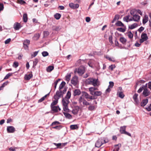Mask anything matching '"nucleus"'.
I'll use <instances>...</instances> for the list:
<instances>
[{
	"label": "nucleus",
	"instance_id": "nucleus-53",
	"mask_svg": "<svg viewBox=\"0 0 151 151\" xmlns=\"http://www.w3.org/2000/svg\"><path fill=\"white\" fill-rule=\"evenodd\" d=\"M119 144L116 145L115 146L114 149V151H118L119 149Z\"/></svg>",
	"mask_w": 151,
	"mask_h": 151
},
{
	"label": "nucleus",
	"instance_id": "nucleus-4",
	"mask_svg": "<svg viewBox=\"0 0 151 151\" xmlns=\"http://www.w3.org/2000/svg\"><path fill=\"white\" fill-rule=\"evenodd\" d=\"M106 142L105 140L102 139H99L95 143V146L97 147H99L104 143H105Z\"/></svg>",
	"mask_w": 151,
	"mask_h": 151
},
{
	"label": "nucleus",
	"instance_id": "nucleus-32",
	"mask_svg": "<svg viewBox=\"0 0 151 151\" xmlns=\"http://www.w3.org/2000/svg\"><path fill=\"white\" fill-rule=\"evenodd\" d=\"M106 58L110 61H111L113 62H115V61L114 58H111L108 55H106Z\"/></svg>",
	"mask_w": 151,
	"mask_h": 151
},
{
	"label": "nucleus",
	"instance_id": "nucleus-51",
	"mask_svg": "<svg viewBox=\"0 0 151 151\" xmlns=\"http://www.w3.org/2000/svg\"><path fill=\"white\" fill-rule=\"evenodd\" d=\"M39 51H35L33 53L31 54V57L32 58L35 57L38 54Z\"/></svg>",
	"mask_w": 151,
	"mask_h": 151
},
{
	"label": "nucleus",
	"instance_id": "nucleus-16",
	"mask_svg": "<svg viewBox=\"0 0 151 151\" xmlns=\"http://www.w3.org/2000/svg\"><path fill=\"white\" fill-rule=\"evenodd\" d=\"M148 102V99H145L142 100L141 103V106H142L143 107L145 106Z\"/></svg>",
	"mask_w": 151,
	"mask_h": 151
},
{
	"label": "nucleus",
	"instance_id": "nucleus-14",
	"mask_svg": "<svg viewBox=\"0 0 151 151\" xmlns=\"http://www.w3.org/2000/svg\"><path fill=\"white\" fill-rule=\"evenodd\" d=\"M51 108L52 111L54 112H57L60 110L61 109L58 106H53L51 107Z\"/></svg>",
	"mask_w": 151,
	"mask_h": 151
},
{
	"label": "nucleus",
	"instance_id": "nucleus-50",
	"mask_svg": "<svg viewBox=\"0 0 151 151\" xmlns=\"http://www.w3.org/2000/svg\"><path fill=\"white\" fill-rule=\"evenodd\" d=\"M42 54L43 56L44 57H46L48 56L49 55L48 53L47 52L45 51L42 52Z\"/></svg>",
	"mask_w": 151,
	"mask_h": 151
},
{
	"label": "nucleus",
	"instance_id": "nucleus-45",
	"mask_svg": "<svg viewBox=\"0 0 151 151\" xmlns=\"http://www.w3.org/2000/svg\"><path fill=\"white\" fill-rule=\"evenodd\" d=\"M13 74V73H9L7 74L4 78V79H8L10 77L12 76V75Z\"/></svg>",
	"mask_w": 151,
	"mask_h": 151
},
{
	"label": "nucleus",
	"instance_id": "nucleus-55",
	"mask_svg": "<svg viewBox=\"0 0 151 151\" xmlns=\"http://www.w3.org/2000/svg\"><path fill=\"white\" fill-rule=\"evenodd\" d=\"M62 128V126L61 125L56 126L53 127V128L55 129H57L59 130Z\"/></svg>",
	"mask_w": 151,
	"mask_h": 151
},
{
	"label": "nucleus",
	"instance_id": "nucleus-60",
	"mask_svg": "<svg viewBox=\"0 0 151 151\" xmlns=\"http://www.w3.org/2000/svg\"><path fill=\"white\" fill-rule=\"evenodd\" d=\"M109 42L111 43V44H113V42L112 41V36H110L109 37Z\"/></svg>",
	"mask_w": 151,
	"mask_h": 151
},
{
	"label": "nucleus",
	"instance_id": "nucleus-63",
	"mask_svg": "<svg viewBox=\"0 0 151 151\" xmlns=\"http://www.w3.org/2000/svg\"><path fill=\"white\" fill-rule=\"evenodd\" d=\"M43 34L44 36L46 37L49 35V32L47 31H45L43 32Z\"/></svg>",
	"mask_w": 151,
	"mask_h": 151
},
{
	"label": "nucleus",
	"instance_id": "nucleus-30",
	"mask_svg": "<svg viewBox=\"0 0 151 151\" xmlns=\"http://www.w3.org/2000/svg\"><path fill=\"white\" fill-rule=\"evenodd\" d=\"M55 100H54L53 102L51 103L50 105V107L55 106V105L57 104L58 103V99H55Z\"/></svg>",
	"mask_w": 151,
	"mask_h": 151
},
{
	"label": "nucleus",
	"instance_id": "nucleus-39",
	"mask_svg": "<svg viewBox=\"0 0 151 151\" xmlns=\"http://www.w3.org/2000/svg\"><path fill=\"white\" fill-rule=\"evenodd\" d=\"M17 2L21 5L24 4L26 3V2L23 0H17Z\"/></svg>",
	"mask_w": 151,
	"mask_h": 151
},
{
	"label": "nucleus",
	"instance_id": "nucleus-5",
	"mask_svg": "<svg viewBox=\"0 0 151 151\" xmlns=\"http://www.w3.org/2000/svg\"><path fill=\"white\" fill-rule=\"evenodd\" d=\"M64 93L63 92L61 91H57L56 92V94L54 95V98L55 99H59L60 97L63 96Z\"/></svg>",
	"mask_w": 151,
	"mask_h": 151
},
{
	"label": "nucleus",
	"instance_id": "nucleus-35",
	"mask_svg": "<svg viewBox=\"0 0 151 151\" xmlns=\"http://www.w3.org/2000/svg\"><path fill=\"white\" fill-rule=\"evenodd\" d=\"M71 95V93L70 91H68L66 96L64 99H66L69 100V99L70 98Z\"/></svg>",
	"mask_w": 151,
	"mask_h": 151
},
{
	"label": "nucleus",
	"instance_id": "nucleus-46",
	"mask_svg": "<svg viewBox=\"0 0 151 151\" xmlns=\"http://www.w3.org/2000/svg\"><path fill=\"white\" fill-rule=\"evenodd\" d=\"M78 111V108H75L73 109L72 111V113L74 114H77Z\"/></svg>",
	"mask_w": 151,
	"mask_h": 151
},
{
	"label": "nucleus",
	"instance_id": "nucleus-19",
	"mask_svg": "<svg viewBox=\"0 0 151 151\" xmlns=\"http://www.w3.org/2000/svg\"><path fill=\"white\" fill-rule=\"evenodd\" d=\"M32 74L31 73L28 74H26L24 76V78L25 80H29L32 77Z\"/></svg>",
	"mask_w": 151,
	"mask_h": 151
},
{
	"label": "nucleus",
	"instance_id": "nucleus-33",
	"mask_svg": "<svg viewBox=\"0 0 151 151\" xmlns=\"http://www.w3.org/2000/svg\"><path fill=\"white\" fill-rule=\"evenodd\" d=\"M116 25L117 26H120L124 27V24L120 21H118L116 24Z\"/></svg>",
	"mask_w": 151,
	"mask_h": 151
},
{
	"label": "nucleus",
	"instance_id": "nucleus-18",
	"mask_svg": "<svg viewBox=\"0 0 151 151\" xmlns=\"http://www.w3.org/2000/svg\"><path fill=\"white\" fill-rule=\"evenodd\" d=\"M81 92L79 89H76L73 91V95L74 96H78L80 94Z\"/></svg>",
	"mask_w": 151,
	"mask_h": 151
},
{
	"label": "nucleus",
	"instance_id": "nucleus-9",
	"mask_svg": "<svg viewBox=\"0 0 151 151\" xmlns=\"http://www.w3.org/2000/svg\"><path fill=\"white\" fill-rule=\"evenodd\" d=\"M141 39L140 40V42L141 43L145 41H146L148 37L146 34L143 33L141 35Z\"/></svg>",
	"mask_w": 151,
	"mask_h": 151
},
{
	"label": "nucleus",
	"instance_id": "nucleus-11",
	"mask_svg": "<svg viewBox=\"0 0 151 151\" xmlns=\"http://www.w3.org/2000/svg\"><path fill=\"white\" fill-rule=\"evenodd\" d=\"M138 95L137 93H135L133 96V98L134 102V104L136 105H138L139 104V101L137 98Z\"/></svg>",
	"mask_w": 151,
	"mask_h": 151
},
{
	"label": "nucleus",
	"instance_id": "nucleus-3",
	"mask_svg": "<svg viewBox=\"0 0 151 151\" xmlns=\"http://www.w3.org/2000/svg\"><path fill=\"white\" fill-rule=\"evenodd\" d=\"M127 126H124L120 127L119 132L121 134H125L131 137V135L130 133L126 131Z\"/></svg>",
	"mask_w": 151,
	"mask_h": 151
},
{
	"label": "nucleus",
	"instance_id": "nucleus-28",
	"mask_svg": "<svg viewBox=\"0 0 151 151\" xmlns=\"http://www.w3.org/2000/svg\"><path fill=\"white\" fill-rule=\"evenodd\" d=\"M23 19L24 22H27L28 20V17L27 15V14L25 13L23 14Z\"/></svg>",
	"mask_w": 151,
	"mask_h": 151
},
{
	"label": "nucleus",
	"instance_id": "nucleus-61",
	"mask_svg": "<svg viewBox=\"0 0 151 151\" xmlns=\"http://www.w3.org/2000/svg\"><path fill=\"white\" fill-rule=\"evenodd\" d=\"M59 80H60V79H59L58 80H56L54 82V88H55V89L56 88V87H57V84L58 83V82Z\"/></svg>",
	"mask_w": 151,
	"mask_h": 151
},
{
	"label": "nucleus",
	"instance_id": "nucleus-36",
	"mask_svg": "<svg viewBox=\"0 0 151 151\" xmlns=\"http://www.w3.org/2000/svg\"><path fill=\"white\" fill-rule=\"evenodd\" d=\"M65 84V83L64 81H63L61 82L60 85L59 87V90H60L61 89L63 88Z\"/></svg>",
	"mask_w": 151,
	"mask_h": 151
},
{
	"label": "nucleus",
	"instance_id": "nucleus-59",
	"mask_svg": "<svg viewBox=\"0 0 151 151\" xmlns=\"http://www.w3.org/2000/svg\"><path fill=\"white\" fill-rule=\"evenodd\" d=\"M60 124V123L58 121H55L53 122L51 124V126H53L54 125H58Z\"/></svg>",
	"mask_w": 151,
	"mask_h": 151
},
{
	"label": "nucleus",
	"instance_id": "nucleus-56",
	"mask_svg": "<svg viewBox=\"0 0 151 151\" xmlns=\"http://www.w3.org/2000/svg\"><path fill=\"white\" fill-rule=\"evenodd\" d=\"M128 37L131 39L133 38V34L131 33V32H129L128 33Z\"/></svg>",
	"mask_w": 151,
	"mask_h": 151
},
{
	"label": "nucleus",
	"instance_id": "nucleus-41",
	"mask_svg": "<svg viewBox=\"0 0 151 151\" xmlns=\"http://www.w3.org/2000/svg\"><path fill=\"white\" fill-rule=\"evenodd\" d=\"M137 26L138 24L137 23H134L130 26H129V28H135L137 27Z\"/></svg>",
	"mask_w": 151,
	"mask_h": 151
},
{
	"label": "nucleus",
	"instance_id": "nucleus-58",
	"mask_svg": "<svg viewBox=\"0 0 151 151\" xmlns=\"http://www.w3.org/2000/svg\"><path fill=\"white\" fill-rule=\"evenodd\" d=\"M116 66L114 65H111L109 66V69L111 70H113V69L115 68Z\"/></svg>",
	"mask_w": 151,
	"mask_h": 151
},
{
	"label": "nucleus",
	"instance_id": "nucleus-38",
	"mask_svg": "<svg viewBox=\"0 0 151 151\" xmlns=\"http://www.w3.org/2000/svg\"><path fill=\"white\" fill-rule=\"evenodd\" d=\"M70 127L71 129L74 130L77 129L78 128V127L77 125H72L70 126Z\"/></svg>",
	"mask_w": 151,
	"mask_h": 151
},
{
	"label": "nucleus",
	"instance_id": "nucleus-1",
	"mask_svg": "<svg viewBox=\"0 0 151 151\" xmlns=\"http://www.w3.org/2000/svg\"><path fill=\"white\" fill-rule=\"evenodd\" d=\"M85 82L87 84L93 85L94 87L98 86L100 84V82L98 79L94 78H89L86 80Z\"/></svg>",
	"mask_w": 151,
	"mask_h": 151
},
{
	"label": "nucleus",
	"instance_id": "nucleus-15",
	"mask_svg": "<svg viewBox=\"0 0 151 151\" xmlns=\"http://www.w3.org/2000/svg\"><path fill=\"white\" fill-rule=\"evenodd\" d=\"M140 18V17L137 14L134 15L133 17L132 18V20H133L134 21L136 22L138 21L139 20Z\"/></svg>",
	"mask_w": 151,
	"mask_h": 151
},
{
	"label": "nucleus",
	"instance_id": "nucleus-40",
	"mask_svg": "<svg viewBox=\"0 0 151 151\" xmlns=\"http://www.w3.org/2000/svg\"><path fill=\"white\" fill-rule=\"evenodd\" d=\"M96 107V106H90L88 108V109L90 111L94 110Z\"/></svg>",
	"mask_w": 151,
	"mask_h": 151
},
{
	"label": "nucleus",
	"instance_id": "nucleus-24",
	"mask_svg": "<svg viewBox=\"0 0 151 151\" xmlns=\"http://www.w3.org/2000/svg\"><path fill=\"white\" fill-rule=\"evenodd\" d=\"M148 16L145 15L143 19V23L144 24H145L148 21Z\"/></svg>",
	"mask_w": 151,
	"mask_h": 151
},
{
	"label": "nucleus",
	"instance_id": "nucleus-6",
	"mask_svg": "<svg viewBox=\"0 0 151 151\" xmlns=\"http://www.w3.org/2000/svg\"><path fill=\"white\" fill-rule=\"evenodd\" d=\"M84 72V68L83 66L79 67L78 68L76 69L75 71V72L77 73L80 75H82Z\"/></svg>",
	"mask_w": 151,
	"mask_h": 151
},
{
	"label": "nucleus",
	"instance_id": "nucleus-17",
	"mask_svg": "<svg viewBox=\"0 0 151 151\" xmlns=\"http://www.w3.org/2000/svg\"><path fill=\"white\" fill-rule=\"evenodd\" d=\"M97 88L95 87H90L89 88V90L90 91L91 94H93V93L95 92L94 91L97 90Z\"/></svg>",
	"mask_w": 151,
	"mask_h": 151
},
{
	"label": "nucleus",
	"instance_id": "nucleus-26",
	"mask_svg": "<svg viewBox=\"0 0 151 151\" xmlns=\"http://www.w3.org/2000/svg\"><path fill=\"white\" fill-rule=\"evenodd\" d=\"M102 93L100 91H97L94 92L93 94L92 95H94V96H99L101 95Z\"/></svg>",
	"mask_w": 151,
	"mask_h": 151
},
{
	"label": "nucleus",
	"instance_id": "nucleus-25",
	"mask_svg": "<svg viewBox=\"0 0 151 151\" xmlns=\"http://www.w3.org/2000/svg\"><path fill=\"white\" fill-rule=\"evenodd\" d=\"M63 114L67 118L70 119L72 118L71 115L65 112H63Z\"/></svg>",
	"mask_w": 151,
	"mask_h": 151
},
{
	"label": "nucleus",
	"instance_id": "nucleus-52",
	"mask_svg": "<svg viewBox=\"0 0 151 151\" xmlns=\"http://www.w3.org/2000/svg\"><path fill=\"white\" fill-rule=\"evenodd\" d=\"M109 83V85L108 87H109V88H112L114 86V82L112 81H110Z\"/></svg>",
	"mask_w": 151,
	"mask_h": 151
},
{
	"label": "nucleus",
	"instance_id": "nucleus-21",
	"mask_svg": "<svg viewBox=\"0 0 151 151\" xmlns=\"http://www.w3.org/2000/svg\"><path fill=\"white\" fill-rule=\"evenodd\" d=\"M123 19L124 21L127 22L132 20V19L131 17H130L129 16H127L124 17L123 18Z\"/></svg>",
	"mask_w": 151,
	"mask_h": 151
},
{
	"label": "nucleus",
	"instance_id": "nucleus-42",
	"mask_svg": "<svg viewBox=\"0 0 151 151\" xmlns=\"http://www.w3.org/2000/svg\"><path fill=\"white\" fill-rule=\"evenodd\" d=\"M130 13L133 16H134V15L137 14V10H135L134 9L130 11Z\"/></svg>",
	"mask_w": 151,
	"mask_h": 151
},
{
	"label": "nucleus",
	"instance_id": "nucleus-27",
	"mask_svg": "<svg viewBox=\"0 0 151 151\" xmlns=\"http://www.w3.org/2000/svg\"><path fill=\"white\" fill-rule=\"evenodd\" d=\"M82 106H87L90 105V103L87 102L85 99L82 101L81 104Z\"/></svg>",
	"mask_w": 151,
	"mask_h": 151
},
{
	"label": "nucleus",
	"instance_id": "nucleus-10",
	"mask_svg": "<svg viewBox=\"0 0 151 151\" xmlns=\"http://www.w3.org/2000/svg\"><path fill=\"white\" fill-rule=\"evenodd\" d=\"M6 130L8 133H13L15 131V128L12 126H7Z\"/></svg>",
	"mask_w": 151,
	"mask_h": 151
},
{
	"label": "nucleus",
	"instance_id": "nucleus-64",
	"mask_svg": "<svg viewBox=\"0 0 151 151\" xmlns=\"http://www.w3.org/2000/svg\"><path fill=\"white\" fill-rule=\"evenodd\" d=\"M11 39L10 38H9L5 40V44H8L11 41Z\"/></svg>",
	"mask_w": 151,
	"mask_h": 151
},
{
	"label": "nucleus",
	"instance_id": "nucleus-31",
	"mask_svg": "<svg viewBox=\"0 0 151 151\" xmlns=\"http://www.w3.org/2000/svg\"><path fill=\"white\" fill-rule=\"evenodd\" d=\"M71 77L70 73H68L65 76V80L68 82L70 80Z\"/></svg>",
	"mask_w": 151,
	"mask_h": 151
},
{
	"label": "nucleus",
	"instance_id": "nucleus-12",
	"mask_svg": "<svg viewBox=\"0 0 151 151\" xmlns=\"http://www.w3.org/2000/svg\"><path fill=\"white\" fill-rule=\"evenodd\" d=\"M149 91L147 88V87H145L143 92V94L145 96H147L150 95Z\"/></svg>",
	"mask_w": 151,
	"mask_h": 151
},
{
	"label": "nucleus",
	"instance_id": "nucleus-62",
	"mask_svg": "<svg viewBox=\"0 0 151 151\" xmlns=\"http://www.w3.org/2000/svg\"><path fill=\"white\" fill-rule=\"evenodd\" d=\"M145 109L148 111H151V104H150V106L146 107Z\"/></svg>",
	"mask_w": 151,
	"mask_h": 151
},
{
	"label": "nucleus",
	"instance_id": "nucleus-7",
	"mask_svg": "<svg viewBox=\"0 0 151 151\" xmlns=\"http://www.w3.org/2000/svg\"><path fill=\"white\" fill-rule=\"evenodd\" d=\"M30 42V41L28 40H24L23 42V47L25 50H28Z\"/></svg>",
	"mask_w": 151,
	"mask_h": 151
},
{
	"label": "nucleus",
	"instance_id": "nucleus-44",
	"mask_svg": "<svg viewBox=\"0 0 151 151\" xmlns=\"http://www.w3.org/2000/svg\"><path fill=\"white\" fill-rule=\"evenodd\" d=\"M55 18L57 19H59L61 17V15L59 13H56L54 15Z\"/></svg>",
	"mask_w": 151,
	"mask_h": 151
},
{
	"label": "nucleus",
	"instance_id": "nucleus-57",
	"mask_svg": "<svg viewBox=\"0 0 151 151\" xmlns=\"http://www.w3.org/2000/svg\"><path fill=\"white\" fill-rule=\"evenodd\" d=\"M38 62V59L36 58L33 61V66H35L37 64Z\"/></svg>",
	"mask_w": 151,
	"mask_h": 151
},
{
	"label": "nucleus",
	"instance_id": "nucleus-43",
	"mask_svg": "<svg viewBox=\"0 0 151 151\" xmlns=\"http://www.w3.org/2000/svg\"><path fill=\"white\" fill-rule=\"evenodd\" d=\"M117 94L121 98H123L124 96L122 92H119V93H117Z\"/></svg>",
	"mask_w": 151,
	"mask_h": 151
},
{
	"label": "nucleus",
	"instance_id": "nucleus-34",
	"mask_svg": "<svg viewBox=\"0 0 151 151\" xmlns=\"http://www.w3.org/2000/svg\"><path fill=\"white\" fill-rule=\"evenodd\" d=\"M40 37V35L39 33H37L35 34L33 37V39L34 40H38Z\"/></svg>",
	"mask_w": 151,
	"mask_h": 151
},
{
	"label": "nucleus",
	"instance_id": "nucleus-8",
	"mask_svg": "<svg viewBox=\"0 0 151 151\" xmlns=\"http://www.w3.org/2000/svg\"><path fill=\"white\" fill-rule=\"evenodd\" d=\"M78 78L76 76L73 77L71 80V83L74 86H76L78 82Z\"/></svg>",
	"mask_w": 151,
	"mask_h": 151
},
{
	"label": "nucleus",
	"instance_id": "nucleus-48",
	"mask_svg": "<svg viewBox=\"0 0 151 151\" xmlns=\"http://www.w3.org/2000/svg\"><path fill=\"white\" fill-rule=\"evenodd\" d=\"M54 69V67L52 66H50L47 69V70L48 72H50Z\"/></svg>",
	"mask_w": 151,
	"mask_h": 151
},
{
	"label": "nucleus",
	"instance_id": "nucleus-13",
	"mask_svg": "<svg viewBox=\"0 0 151 151\" xmlns=\"http://www.w3.org/2000/svg\"><path fill=\"white\" fill-rule=\"evenodd\" d=\"M69 6L71 8L75 9L78 8L79 7V5L78 4H74L71 3L69 4Z\"/></svg>",
	"mask_w": 151,
	"mask_h": 151
},
{
	"label": "nucleus",
	"instance_id": "nucleus-37",
	"mask_svg": "<svg viewBox=\"0 0 151 151\" xmlns=\"http://www.w3.org/2000/svg\"><path fill=\"white\" fill-rule=\"evenodd\" d=\"M50 93V92H49V93H48L46 95L42 97L40 99L38 100V102H41L42 101H44L45 98L47 97V95H49V94Z\"/></svg>",
	"mask_w": 151,
	"mask_h": 151
},
{
	"label": "nucleus",
	"instance_id": "nucleus-49",
	"mask_svg": "<svg viewBox=\"0 0 151 151\" xmlns=\"http://www.w3.org/2000/svg\"><path fill=\"white\" fill-rule=\"evenodd\" d=\"M84 99L82 96H80L79 99L78 101L80 104H81L82 101L84 100Z\"/></svg>",
	"mask_w": 151,
	"mask_h": 151
},
{
	"label": "nucleus",
	"instance_id": "nucleus-22",
	"mask_svg": "<svg viewBox=\"0 0 151 151\" xmlns=\"http://www.w3.org/2000/svg\"><path fill=\"white\" fill-rule=\"evenodd\" d=\"M131 45V44L130 43H129L128 45H127V47H122L121 45H119L117 46L119 48L121 49H128V48Z\"/></svg>",
	"mask_w": 151,
	"mask_h": 151
},
{
	"label": "nucleus",
	"instance_id": "nucleus-20",
	"mask_svg": "<svg viewBox=\"0 0 151 151\" xmlns=\"http://www.w3.org/2000/svg\"><path fill=\"white\" fill-rule=\"evenodd\" d=\"M119 40L123 45H125L127 42V40L123 37H121L119 38Z\"/></svg>",
	"mask_w": 151,
	"mask_h": 151
},
{
	"label": "nucleus",
	"instance_id": "nucleus-54",
	"mask_svg": "<svg viewBox=\"0 0 151 151\" xmlns=\"http://www.w3.org/2000/svg\"><path fill=\"white\" fill-rule=\"evenodd\" d=\"M18 63L16 62H14L13 64V66L15 68H17L18 67Z\"/></svg>",
	"mask_w": 151,
	"mask_h": 151
},
{
	"label": "nucleus",
	"instance_id": "nucleus-47",
	"mask_svg": "<svg viewBox=\"0 0 151 151\" xmlns=\"http://www.w3.org/2000/svg\"><path fill=\"white\" fill-rule=\"evenodd\" d=\"M83 95L86 99H88V97L90 96L88 93L85 92H83Z\"/></svg>",
	"mask_w": 151,
	"mask_h": 151
},
{
	"label": "nucleus",
	"instance_id": "nucleus-2",
	"mask_svg": "<svg viewBox=\"0 0 151 151\" xmlns=\"http://www.w3.org/2000/svg\"><path fill=\"white\" fill-rule=\"evenodd\" d=\"M62 104L63 106V109L65 111H68L69 109L68 105L69 103V100L66 99H63L62 100Z\"/></svg>",
	"mask_w": 151,
	"mask_h": 151
},
{
	"label": "nucleus",
	"instance_id": "nucleus-23",
	"mask_svg": "<svg viewBox=\"0 0 151 151\" xmlns=\"http://www.w3.org/2000/svg\"><path fill=\"white\" fill-rule=\"evenodd\" d=\"M21 27V24L18 22L15 23L14 25V28H20Z\"/></svg>",
	"mask_w": 151,
	"mask_h": 151
},
{
	"label": "nucleus",
	"instance_id": "nucleus-29",
	"mask_svg": "<svg viewBox=\"0 0 151 151\" xmlns=\"http://www.w3.org/2000/svg\"><path fill=\"white\" fill-rule=\"evenodd\" d=\"M147 84L146 83L145 86H142L139 89V90L137 91V92L138 93H141L143 90H144V89L145 87H147Z\"/></svg>",
	"mask_w": 151,
	"mask_h": 151
}]
</instances>
